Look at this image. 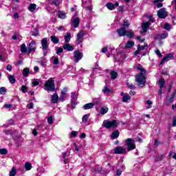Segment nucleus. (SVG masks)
<instances>
[{
  "label": "nucleus",
  "mask_w": 176,
  "mask_h": 176,
  "mask_svg": "<svg viewBox=\"0 0 176 176\" xmlns=\"http://www.w3.org/2000/svg\"><path fill=\"white\" fill-rule=\"evenodd\" d=\"M135 69H138L140 71V74H138L135 76L136 82L139 87H144L145 86V83L146 82L145 78V69L142 68V66L140 64H136L135 65Z\"/></svg>",
  "instance_id": "1"
},
{
  "label": "nucleus",
  "mask_w": 176,
  "mask_h": 176,
  "mask_svg": "<svg viewBox=\"0 0 176 176\" xmlns=\"http://www.w3.org/2000/svg\"><path fill=\"white\" fill-rule=\"evenodd\" d=\"M44 90L45 91H54L56 90V85H54V80L53 78H50L44 85Z\"/></svg>",
  "instance_id": "2"
},
{
  "label": "nucleus",
  "mask_w": 176,
  "mask_h": 176,
  "mask_svg": "<svg viewBox=\"0 0 176 176\" xmlns=\"http://www.w3.org/2000/svg\"><path fill=\"white\" fill-rule=\"evenodd\" d=\"M102 126L106 129H116L118 127V121L116 120H105L103 121Z\"/></svg>",
  "instance_id": "3"
},
{
  "label": "nucleus",
  "mask_w": 176,
  "mask_h": 176,
  "mask_svg": "<svg viewBox=\"0 0 176 176\" xmlns=\"http://www.w3.org/2000/svg\"><path fill=\"white\" fill-rule=\"evenodd\" d=\"M147 19H148L149 21L142 23V34H145V32L148 31V28L151 27V22L153 23V18L152 17V16L148 15L147 16Z\"/></svg>",
  "instance_id": "4"
},
{
  "label": "nucleus",
  "mask_w": 176,
  "mask_h": 176,
  "mask_svg": "<svg viewBox=\"0 0 176 176\" xmlns=\"http://www.w3.org/2000/svg\"><path fill=\"white\" fill-rule=\"evenodd\" d=\"M128 151H133L135 149V142L131 138H128L125 141Z\"/></svg>",
  "instance_id": "5"
},
{
  "label": "nucleus",
  "mask_w": 176,
  "mask_h": 176,
  "mask_svg": "<svg viewBox=\"0 0 176 176\" xmlns=\"http://www.w3.org/2000/svg\"><path fill=\"white\" fill-rule=\"evenodd\" d=\"M148 48V44H144V45H138V50L135 52V56H138V54H142V56H146V53H142V50Z\"/></svg>",
  "instance_id": "6"
},
{
  "label": "nucleus",
  "mask_w": 176,
  "mask_h": 176,
  "mask_svg": "<svg viewBox=\"0 0 176 176\" xmlns=\"http://www.w3.org/2000/svg\"><path fill=\"white\" fill-rule=\"evenodd\" d=\"M74 62L75 63H79L80 60H82V58L83 57V54L80 52L79 50L74 51Z\"/></svg>",
  "instance_id": "7"
},
{
  "label": "nucleus",
  "mask_w": 176,
  "mask_h": 176,
  "mask_svg": "<svg viewBox=\"0 0 176 176\" xmlns=\"http://www.w3.org/2000/svg\"><path fill=\"white\" fill-rule=\"evenodd\" d=\"M67 91H68V89L67 87H65L60 92V96L59 98L60 101H65V98L68 97L67 94Z\"/></svg>",
  "instance_id": "8"
},
{
  "label": "nucleus",
  "mask_w": 176,
  "mask_h": 176,
  "mask_svg": "<svg viewBox=\"0 0 176 176\" xmlns=\"http://www.w3.org/2000/svg\"><path fill=\"white\" fill-rule=\"evenodd\" d=\"M114 153L116 155H123L126 153V148L123 146H118L114 149Z\"/></svg>",
  "instance_id": "9"
},
{
  "label": "nucleus",
  "mask_w": 176,
  "mask_h": 176,
  "mask_svg": "<svg viewBox=\"0 0 176 176\" xmlns=\"http://www.w3.org/2000/svg\"><path fill=\"white\" fill-rule=\"evenodd\" d=\"M41 46L44 52H47V49H49V44L47 43V38H44L41 40Z\"/></svg>",
  "instance_id": "10"
},
{
  "label": "nucleus",
  "mask_w": 176,
  "mask_h": 176,
  "mask_svg": "<svg viewBox=\"0 0 176 176\" xmlns=\"http://www.w3.org/2000/svg\"><path fill=\"white\" fill-rule=\"evenodd\" d=\"M157 16L160 19H166L167 17V11L164 8H162L157 12Z\"/></svg>",
  "instance_id": "11"
},
{
  "label": "nucleus",
  "mask_w": 176,
  "mask_h": 176,
  "mask_svg": "<svg viewBox=\"0 0 176 176\" xmlns=\"http://www.w3.org/2000/svg\"><path fill=\"white\" fill-rule=\"evenodd\" d=\"M36 50V44L35 43V41H32L30 42L28 46V53H31V52H34Z\"/></svg>",
  "instance_id": "12"
},
{
  "label": "nucleus",
  "mask_w": 176,
  "mask_h": 176,
  "mask_svg": "<svg viewBox=\"0 0 176 176\" xmlns=\"http://www.w3.org/2000/svg\"><path fill=\"white\" fill-rule=\"evenodd\" d=\"M116 6H119V3L116 2L115 4H113V3H107L106 4V7L107 8V9H109V10H114Z\"/></svg>",
  "instance_id": "13"
},
{
  "label": "nucleus",
  "mask_w": 176,
  "mask_h": 176,
  "mask_svg": "<svg viewBox=\"0 0 176 176\" xmlns=\"http://www.w3.org/2000/svg\"><path fill=\"white\" fill-rule=\"evenodd\" d=\"M83 36H85V32L81 30L78 34H77V42L78 43H80L83 41Z\"/></svg>",
  "instance_id": "14"
},
{
  "label": "nucleus",
  "mask_w": 176,
  "mask_h": 176,
  "mask_svg": "<svg viewBox=\"0 0 176 176\" xmlns=\"http://www.w3.org/2000/svg\"><path fill=\"white\" fill-rule=\"evenodd\" d=\"M158 84H159V86H160L159 93H160V94H162V88L164 87V85L166 84V81L164 80V78H161L158 81Z\"/></svg>",
  "instance_id": "15"
},
{
  "label": "nucleus",
  "mask_w": 176,
  "mask_h": 176,
  "mask_svg": "<svg viewBox=\"0 0 176 176\" xmlns=\"http://www.w3.org/2000/svg\"><path fill=\"white\" fill-rule=\"evenodd\" d=\"M117 32L119 36H124V35H126V30L124 28H120L117 30Z\"/></svg>",
  "instance_id": "16"
},
{
  "label": "nucleus",
  "mask_w": 176,
  "mask_h": 176,
  "mask_svg": "<svg viewBox=\"0 0 176 176\" xmlns=\"http://www.w3.org/2000/svg\"><path fill=\"white\" fill-rule=\"evenodd\" d=\"M121 96L122 97V102H127V101L131 98L129 94H124V92H122Z\"/></svg>",
  "instance_id": "17"
},
{
  "label": "nucleus",
  "mask_w": 176,
  "mask_h": 176,
  "mask_svg": "<svg viewBox=\"0 0 176 176\" xmlns=\"http://www.w3.org/2000/svg\"><path fill=\"white\" fill-rule=\"evenodd\" d=\"M168 36V33L164 32L161 35H156L155 38L160 39V41H162V39H166Z\"/></svg>",
  "instance_id": "18"
},
{
  "label": "nucleus",
  "mask_w": 176,
  "mask_h": 176,
  "mask_svg": "<svg viewBox=\"0 0 176 176\" xmlns=\"http://www.w3.org/2000/svg\"><path fill=\"white\" fill-rule=\"evenodd\" d=\"M63 49L64 50H67V52H73L74 51V47L71 45L70 44L66 43L63 45Z\"/></svg>",
  "instance_id": "19"
},
{
  "label": "nucleus",
  "mask_w": 176,
  "mask_h": 176,
  "mask_svg": "<svg viewBox=\"0 0 176 176\" xmlns=\"http://www.w3.org/2000/svg\"><path fill=\"white\" fill-rule=\"evenodd\" d=\"M72 21L74 28L79 27V18H72Z\"/></svg>",
  "instance_id": "20"
},
{
  "label": "nucleus",
  "mask_w": 176,
  "mask_h": 176,
  "mask_svg": "<svg viewBox=\"0 0 176 176\" xmlns=\"http://www.w3.org/2000/svg\"><path fill=\"white\" fill-rule=\"evenodd\" d=\"M50 39L51 41L53 42L55 45H57V43L60 42V38H58V37L54 34L51 36Z\"/></svg>",
  "instance_id": "21"
},
{
  "label": "nucleus",
  "mask_w": 176,
  "mask_h": 176,
  "mask_svg": "<svg viewBox=\"0 0 176 176\" xmlns=\"http://www.w3.org/2000/svg\"><path fill=\"white\" fill-rule=\"evenodd\" d=\"M174 57V55H173V54H167L166 56H164L163 58V59L161 61V64H162L163 63H164V61H168V60H170V58H173Z\"/></svg>",
  "instance_id": "22"
},
{
  "label": "nucleus",
  "mask_w": 176,
  "mask_h": 176,
  "mask_svg": "<svg viewBox=\"0 0 176 176\" xmlns=\"http://www.w3.org/2000/svg\"><path fill=\"white\" fill-rule=\"evenodd\" d=\"M108 111L109 109L107 106H104L101 107L100 113L101 115H105V113H108Z\"/></svg>",
  "instance_id": "23"
},
{
  "label": "nucleus",
  "mask_w": 176,
  "mask_h": 176,
  "mask_svg": "<svg viewBox=\"0 0 176 176\" xmlns=\"http://www.w3.org/2000/svg\"><path fill=\"white\" fill-rule=\"evenodd\" d=\"M102 91L104 93V94H109V93H112L113 90L107 86H105Z\"/></svg>",
  "instance_id": "24"
},
{
  "label": "nucleus",
  "mask_w": 176,
  "mask_h": 176,
  "mask_svg": "<svg viewBox=\"0 0 176 176\" xmlns=\"http://www.w3.org/2000/svg\"><path fill=\"white\" fill-rule=\"evenodd\" d=\"M134 45V41H129L124 47V49H131V47L133 46Z\"/></svg>",
  "instance_id": "25"
},
{
  "label": "nucleus",
  "mask_w": 176,
  "mask_h": 176,
  "mask_svg": "<svg viewBox=\"0 0 176 176\" xmlns=\"http://www.w3.org/2000/svg\"><path fill=\"white\" fill-rule=\"evenodd\" d=\"M58 17L59 19H67V15H65V12L58 11Z\"/></svg>",
  "instance_id": "26"
},
{
  "label": "nucleus",
  "mask_w": 176,
  "mask_h": 176,
  "mask_svg": "<svg viewBox=\"0 0 176 176\" xmlns=\"http://www.w3.org/2000/svg\"><path fill=\"white\" fill-rule=\"evenodd\" d=\"M125 35L127 38H133V36H134V32H133L132 30H126Z\"/></svg>",
  "instance_id": "27"
},
{
  "label": "nucleus",
  "mask_w": 176,
  "mask_h": 176,
  "mask_svg": "<svg viewBox=\"0 0 176 176\" xmlns=\"http://www.w3.org/2000/svg\"><path fill=\"white\" fill-rule=\"evenodd\" d=\"M93 107H94V104H92L91 102H90V103L85 104L82 108L85 110H87V109H91Z\"/></svg>",
  "instance_id": "28"
},
{
  "label": "nucleus",
  "mask_w": 176,
  "mask_h": 176,
  "mask_svg": "<svg viewBox=\"0 0 176 176\" xmlns=\"http://www.w3.org/2000/svg\"><path fill=\"white\" fill-rule=\"evenodd\" d=\"M124 170H126V167L124 165H122L121 166V170L120 169L117 170L116 175L117 176L122 175V172L124 171Z\"/></svg>",
  "instance_id": "29"
},
{
  "label": "nucleus",
  "mask_w": 176,
  "mask_h": 176,
  "mask_svg": "<svg viewBox=\"0 0 176 176\" xmlns=\"http://www.w3.org/2000/svg\"><path fill=\"white\" fill-rule=\"evenodd\" d=\"M119 131L113 132L111 136V140H116V138H118V137H119Z\"/></svg>",
  "instance_id": "30"
},
{
  "label": "nucleus",
  "mask_w": 176,
  "mask_h": 176,
  "mask_svg": "<svg viewBox=\"0 0 176 176\" xmlns=\"http://www.w3.org/2000/svg\"><path fill=\"white\" fill-rule=\"evenodd\" d=\"M52 102H54V104L57 103V102L58 101V95H57V94H54L52 96Z\"/></svg>",
  "instance_id": "31"
},
{
  "label": "nucleus",
  "mask_w": 176,
  "mask_h": 176,
  "mask_svg": "<svg viewBox=\"0 0 176 176\" xmlns=\"http://www.w3.org/2000/svg\"><path fill=\"white\" fill-rule=\"evenodd\" d=\"M153 102L151 100H147L145 104L146 109H150V108H152Z\"/></svg>",
  "instance_id": "32"
},
{
  "label": "nucleus",
  "mask_w": 176,
  "mask_h": 176,
  "mask_svg": "<svg viewBox=\"0 0 176 176\" xmlns=\"http://www.w3.org/2000/svg\"><path fill=\"white\" fill-rule=\"evenodd\" d=\"M100 101H101L100 98H95L93 99L91 103L94 104V105H98Z\"/></svg>",
  "instance_id": "33"
},
{
  "label": "nucleus",
  "mask_w": 176,
  "mask_h": 176,
  "mask_svg": "<svg viewBox=\"0 0 176 176\" xmlns=\"http://www.w3.org/2000/svg\"><path fill=\"white\" fill-rule=\"evenodd\" d=\"M110 75H111V79H113V80H115V79H116V78H118V72H116L115 71L111 72Z\"/></svg>",
  "instance_id": "34"
},
{
  "label": "nucleus",
  "mask_w": 176,
  "mask_h": 176,
  "mask_svg": "<svg viewBox=\"0 0 176 176\" xmlns=\"http://www.w3.org/2000/svg\"><path fill=\"white\" fill-rule=\"evenodd\" d=\"M39 82H40L39 79H36V78L33 79L32 81V87H34L35 86H39Z\"/></svg>",
  "instance_id": "35"
},
{
  "label": "nucleus",
  "mask_w": 176,
  "mask_h": 176,
  "mask_svg": "<svg viewBox=\"0 0 176 176\" xmlns=\"http://www.w3.org/2000/svg\"><path fill=\"white\" fill-rule=\"evenodd\" d=\"M31 168H32V165H31V163L26 162L25 164V169L26 170V171H30V170H31Z\"/></svg>",
  "instance_id": "36"
},
{
  "label": "nucleus",
  "mask_w": 176,
  "mask_h": 176,
  "mask_svg": "<svg viewBox=\"0 0 176 176\" xmlns=\"http://www.w3.org/2000/svg\"><path fill=\"white\" fill-rule=\"evenodd\" d=\"M69 41H71V33H67V34L65 36V42L68 43Z\"/></svg>",
  "instance_id": "37"
},
{
  "label": "nucleus",
  "mask_w": 176,
  "mask_h": 176,
  "mask_svg": "<svg viewBox=\"0 0 176 176\" xmlns=\"http://www.w3.org/2000/svg\"><path fill=\"white\" fill-rule=\"evenodd\" d=\"M12 39H13L14 41H16L18 39V41H20V39H21V36H20V34L15 33L12 36Z\"/></svg>",
  "instance_id": "38"
},
{
  "label": "nucleus",
  "mask_w": 176,
  "mask_h": 176,
  "mask_svg": "<svg viewBox=\"0 0 176 176\" xmlns=\"http://www.w3.org/2000/svg\"><path fill=\"white\" fill-rule=\"evenodd\" d=\"M28 74H30V68L25 67V69H23V76L25 77L28 76Z\"/></svg>",
  "instance_id": "39"
},
{
  "label": "nucleus",
  "mask_w": 176,
  "mask_h": 176,
  "mask_svg": "<svg viewBox=\"0 0 176 176\" xmlns=\"http://www.w3.org/2000/svg\"><path fill=\"white\" fill-rule=\"evenodd\" d=\"M8 80L10 81V83H12V85L16 83V78H14V76L12 75L8 76Z\"/></svg>",
  "instance_id": "40"
},
{
  "label": "nucleus",
  "mask_w": 176,
  "mask_h": 176,
  "mask_svg": "<svg viewBox=\"0 0 176 176\" xmlns=\"http://www.w3.org/2000/svg\"><path fill=\"white\" fill-rule=\"evenodd\" d=\"M17 174V170H16V168L13 167L12 170L10 171V176H14Z\"/></svg>",
  "instance_id": "41"
},
{
  "label": "nucleus",
  "mask_w": 176,
  "mask_h": 176,
  "mask_svg": "<svg viewBox=\"0 0 176 176\" xmlns=\"http://www.w3.org/2000/svg\"><path fill=\"white\" fill-rule=\"evenodd\" d=\"M21 53H27V47L25 46V44H22L21 45Z\"/></svg>",
  "instance_id": "42"
},
{
  "label": "nucleus",
  "mask_w": 176,
  "mask_h": 176,
  "mask_svg": "<svg viewBox=\"0 0 176 176\" xmlns=\"http://www.w3.org/2000/svg\"><path fill=\"white\" fill-rule=\"evenodd\" d=\"M6 91H8V90L5 87H1L0 88V94H2V96H5V94H6Z\"/></svg>",
  "instance_id": "43"
},
{
  "label": "nucleus",
  "mask_w": 176,
  "mask_h": 176,
  "mask_svg": "<svg viewBox=\"0 0 176 176\" xmlns=\"http://www.w3.org/2000/svg\"><path fill=\"white\" fill-rule=\"evenodd\" d=\"M28 9L30 11L34 12L36 9V4H30Z\"/></svg>",
  "instance_id": "44"
},
{
  "label": "nucleus",
  "mask_w": 176,
  "mask_h": 176,
  "mask_svg": "<svg viewBox=\"0 0 176 176\" xmlns=\"http://www.w3.org/2000/svg\"><path fill=\"white\" fill-rule=\"evenodd\" d=\"M89 114H85L83 116L82 120V123H86V122H87V120L89 119Z\"/></svg>",
  "instance_id": "45"
},
{
  "label": "nucleus",
  "mask_w": 176,
  "mask_h": 176,
  "mask_svg": "<svg viewBox=\"0 0 176 176\" xmlns=\"http://www.w3.org/2000/svg\"><path fill=\"white\" fill-rule=\"evenodd\" d=\"M52 60H53L54 61V65H57L58 64H59V61H58V58H56V57H52Z\"/></svg>",
  "instance_id": "46"
},
{
  "label": "nucleus",
  "mask_w": 176,
  "mask_h": 176,
  "mask_svg": "<svg viewBox=\"0 0 176 176\" xmlns=\"http://www.w3.org/2000/svg\"><path fill=\"white\" fill-rule=\"evenodd\" d=\"M8 153V150L6 148H1L0 149V154L1 155H6Z\"/></svg>",
  "instance_id": "47"
},
{
  "label": "nucleus",
  "mask_w": 176,
  "mask_h": 176,
  "mask_svg": "<svg viewBox=\"0 0 176 176\" xmlns=\"http://www.w3.org/2000/svg\"><path fill=\"white\" fill-rule=\"evenodd\" d=\"M28 90V88L25 85H23L21 87V91L22 93H27V91Z\"/></svg>",
  "instance_id": "48"
},
{
  "label": "nucleus",
  "mask_w": 176,
  "mask_h": 176,
  "mask_svg": "<svg viewBox=\"0 0 176 176\" xmlns=\"http://www.w3.org/2000/svg\"><path fill=\"white\" fill-rule=\"evenodd\" d=\"M71 98H72V100H77L78 96L76 95V93L72 92Z\"/></svg>",
  "instance_id": "49"
},
{
  "label": "nucleus",
  "mask_w": 176,
  "mask_h": 176,
  "mask_svg": "<svg viewBox=\"0 0 176 176\" xmlns=\"http://www.w3.org/2000/svg\"><path fill=\"white\" fill-rule=\"evenodd\" d=\"M78 135V131H72L70 137L72 138L74 137H76Z\"/></svg>",
  "instance_id": "50"
},
{
  "label": "nucleus",
  "mask_w": 176,
  "mask_h": 176,
  "mask_svg": "<svg viewBox=\"0 0 176 176\" xmlns=\"http://www.w3.org/2000/svg\"><path fill=\"white\" fill-rule=\"evenodd\" d=\"M52 5H55V6L58 7L60 6V1H58V0H56L52 1Z\"/></svg>",
  "instance_id": "51"
},
{
  "label": "nucleus",
  "mask_w": 176,
  "mask_h": 176,
  "mask_svg": "<svg viewBox=\"0 0 176 176\" xmlns=\"http://www.w3.org/2000/svg\"><path fill=\"white\" fill-rule=\"evenodd\" d=\"M69 156V152L66 151L63 155V159H67V157H68Z\"/></svg>",
  "instance_id": "52"
},
{
  "label": "nucleus",
  "mask_w": 176,
  "mask_h": 176,
  "mask_svg": "<svg viewBox=\"0 0 176 176\" xmlns=\"http://www.w3.org/2000/svg\"><path fill=\"white\" fill-rule=\"evenodd\" d=\"M164 28L168 31L171 29V25L169 23H165Z\"/></svg>",
  "instance_id": "53"
},
{
  "label": "nucleus",
  "mask_w": 176,
  "mask_h": 176,
  "mask_svg": "<svg viewBox=\"0 0 176 176\" xmlns=\"http://www.w3.org/2000/svg\"><path fill=\"white\" fill-rule=\"evenodd\" d=\"M48 124H52L53 123V117L50 116L47 119Z\"/></svg>",
  "instance_id": "54"
},
{
  "label": "nucleus",
  "mask_w": 176,
  "mask_h": 176,
  "mask_svg": "<svg viewBox=\"0 0 176 176\" xmlns=\"http://www.w3.org/2000/svg\"><path fill=\"white\" fill-rule=\"evenodd\" d=\"M130 25V23H129V21H124L123 26L124 27H129Z\"/></svg>",
  "instance_id": "55"
},
{
  "label": "nucleus",
  "mask_w": 176,
  "mask_h": 176,
  "mask_svg": "<svg viewBox=\"0 0 176 176\" xmlns=\"http://www.w3.org/2000/svg\"><path fill=\"white\" fill-rule=\"evenodd\" d=\"M108 52V46H106L102 49V53H107Z\"/></svg>",
  "instance_id": "56"
},
{
  "label": "nucleus",
  "mask_w": 176,
  "mask_h": 176,
  "mask_svg": "<svg viewBox=\"0 0 176 176\" xmlns=\"http://www.w3.org/2000/svg\"><path fill=\"white\" fill-rule=\"evenodd\" d=\"M63 50H63V48L59 47V48H58V50H57V51H56V54H59L60 53H63Z\"/></svg>",
  "instance_id": "57"
},
{
  "label": "nucleus",
  "mask_w": 176,
  "mask_h": 176,
  "mask_svg": "<svg viewBox=\"0 0 176 176\" xmlns=\"http://www.w3.org/2000/svg\"><path fill=\"white\" fill-rule=\"evenodd\" d=\"M3 107H4V108H6V109H9V108H11L12 104H5Z\"/></svg>",
  "instance_id": "58"
},
{
  "label": "nucleus",
  "mask_w": 176,
  "mask_h": 176,
  "mask_svg": "<svg viewBox=\"0 0 176 176\" xmlns=\"http://www.w3.org/2000/svg\"><path fill=\"white\" fill-rule=\"evenodd\" d=\"M32 35H33V36H38V33L37 30H34L33 32H32Z\"/></svg>",
  "instance_id": "59"
},
{
  "label": "nucleus",
  "mask_w": 176,
  "mask_h": 176,
  "mask_svg": "<svg viewBox=\"0 0 176 176\" xmlns=\"http://www.w3.org/2000/svg\"><path fill=\"white\" fill-rule=\"evenodd\" d=\"M129 89H131V90H134L135 89V87L133 85V84H128Z\"/></svg>",
  "instance_id": "60"
},
{
  "label": "nucleus",
  "mask_w": 176,
  "mask_h": 176,
  "mask_svg": "<svg viewBox=\"0 0 176 176\" xmlns=\"http://www.w3.org/2000/svg\"><path fill=\"white\" fill-rule=\"evenodd\" d=\"M27 107L29 108V109H32L34 108V104L30 103L27 105Z\"/></svg>",
  "instance_id": "61"
},
{
  "label": "nucleus",
  "mask_w": 176,
  "mask_h": 176,
  "mask_svg": "<svg viewBox=\"0 0 176 176\" xmlns=\"http://www.w3.org/2000/svg\"><path fill=\"white\" fill-rule=\"evenodd\" d=\"M7 71H12V69H13V67H12V65H7V68H6Z\"/></svg>",
  "instance_id": "62"
},
{
  "label": "nucleus",
  "mask_w": 176,
  "mask_h": 176,
  "mask_svg": "<svg viewBox=\"0 0 176 176\" xmlns=\"http://www.w3.org/2000/svg\"><path fill=\"white\" fill-rule=\"evenodd\" d=\"M80 138H81V140L86 138V133H81Z\"/></svg>",
  "instance_id": "63"
},
{
  "label": "nucleus",
  "mask_w": 176,
  "mask_h": 176,
  "mask_svg": "<svg viewBox=\"0 0 176 176\" xmlns=\"http://www.w3.org/2000/svg\"><path fill=\"white\" fill-rule=\"evenodd\" d=\"M173 126H176V117H174V118H173Z\"/></svg>",
  "instance_id": "64"
}]
</instances>
